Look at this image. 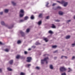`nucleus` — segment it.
Masks as SVG:
<instances>
[{
  "label": "nucleus",
  "instance_id": "obj_1",
  "mask_svg": "<svg viewBox=\"0 0 75 75\" xmlns=\"http://www.w3.org/2000/svg\"><path fill=\"white\" fill-rule=\"evenodd\" d=\"M49 59V58H48L47 57L46 58H45L44 59L41 60V62L42 64H44V61L46 62V64H48V62H47V61Z\"/></svg>",
  "mask_w": 75,
  "mask_h": 75
},
{
  "label": "nucleus",
  "instance_id": "obj_2",
  "mask_svg": "<svg viewBox=\"0 0 75 75\" xmlns=\"http://www.w3.org/2000/svg\"><path fill=\"white\" fill-rule=\"evenodd\" d=\"M57 2H58V3H59L62 4H64V7L67 6L68 4L67 2H65V1H62V2H60L59 1H57Z\"/></svg>",
  "mask_w": 75,
  "mask_h": 75
},
{
  "label": "nucleus",
  "instance_id": "obj_3",
  "mask_svg": "<svg viewBox=\"0 0 75 75\" xmlns=\"http://www.w3.org/2000/svg\"><path fill=\"white\" fill-rule=\"evenodd\" d=\"M67 70V69L64 67H61L60 68V70L61 72H64L65 71Z\"/></svg>",
  "mask_w": 75,
  "mask_h": 75
},
{
  "label": "nucleus",
  "instance_id": "obj_4",
  "mask_svg": "<svg viewBox=\"0 0 75 75\" xmlns=\"http://www.w3.org/2000/svg\"><path fill=\"white\" fill-rule=\"evenodd\" d=\"M27 62H31V60L32 59V58L31 57H28L27 58Z\"/></svg>",
  "mask_w": 75,
  "mask_h": 75
},
{
  "label": "nucleus",
  "instance_id": "obj_5",
  "mask_svg": "<svg viewBox=\"0 0 75 75\" xmlns=\"http://www.w3.org/2000/svg\"><path fill=\"white\" fill-rule=\"evenodd\" d=\"M20 33L21 34L22 36L23 37H24V36H25V34H24V33H23L22 31H20Z\"/></svg>",
  "mask_w": 75,
  "mask_h": 75
},
{
  "label": "nucleus",
  "instance_id": "obj_6",
  "mask_svg": "<svg viewBox=\"0 0 75 75\" xmlns=\"http://www.w3.org/2000/svg\"><path fill=\"white\" fill-rule=\"evenodd\" d=\"M9 62L10 64L11 65H12V64H13V60H10V61H9Z\"/></svg>",
  "mask_w": 75,
  "mask_h": 75
},
{
  "label": "nucleus",
  "instance_id": "obj_7",
  "mask_svg": "<svg viewBox=\"0 0 75 75\" xmlns=\"http://www.w3.org/2000/svg\"><path fill=\"white\" fill-rule=\"evenodd\" d=\"M4 51H5V52H9L10 51V49L8 48H6L5 49H4Z\"/></svg>",
  "mask_w": 75,
  "mask_h": 75
},
{
  "label": "nucleus",
  "instance_id": "obj_8",
  "mask_svg": "<svg viewBox=\"0 0 75 75\" xmlns=\"http://www.w3.org/2000/svg\"><path fill=\"white\" fill-rule=\"evenodd\" d=\"M39 17H40V18H42V14H40L39 16Z\"/></svg>",
  "mask_w": 75,
  "mask_h": 75
},
{
  "label": "nucleus",
  "instance_id": "obj_9",
  "mask_svg": "<svg viewBox=\"0 0 75 75\" xmlns=\"http://www.w3.org/2000/svg\"><path fill=\"white\" fill-rule=\"evenodd\" d=\"M24 13H20V17H23V16H24Z\"/></svg>",
  "mask_w": 75,
  "mask_h": 75
},
{
  "label": "nucleus",
  "instance_id": "obj_10",
  "mask_svg": "<svg viewBox=\"0 0 75 75\" xmlns=\"http://www.w3.org/2000/svg\"><path fill=\"white\" fill-rule=\"evenodd\" d=\"M52 28H56L54 24H52V26H51Z\"/></svg>",
  "mask_w": 75,
  "mask_h": 75
},
{
  "label": "nucleus",
  "instance_id": "obj_11",
  "mask_svg": "<svg viewBox=\"0 0 75 75\" xmlns=\"http://www.w3.org/2000/svg\"><path fill=\"white\" fill-rule=\"evenodd\" d=\"M59 13L60 15H62L63 14V12L61 11H59Z\"/></svg>",
  "mask_w": 75,
  "mask_h": 75
},
{
  "label": "nucleus",
  "instance_id": "obj_12",
  "mask_svg": "<svg viewBox=\"0 0 75 75\" xmlns=\"http://www.w3.org/2000/svg\"><path fill=\"white\" fill-rule=\"evenodd\" d=\"M68 69L69 70L68 71V72H71V71H72V69L70 68H69Z\"/></svg>",
  "mask_w": 75,
  "mask_h": 75
},
{
  "label": "nucleus",
  "instance_id": "obj_13",
  "mask_svg": "<svg viewBox=\"0 0 75 75\" xmlns=\"http://www.w3.org/2000/svg\"><path fill=\"white\" fill-rule=\"evenodd\" d=\"M1 24H2V25H5V23H4V22L3 21H1Z\"/></svg>",
  "mask_w": 75,
  "mask_h": 75
},
{
  "label": "nucleus",
  "instance_id": "obj_14",
  "mask_svg": "<svg viewBox=\"0 0 75 75\" xmlns=\"http://www.w3.org/2000/svg\"><path fill=\"white\" fill-rule=\"evenodd\" d=\"M44 40L45 41V42H48V40L47 38H45L44 39Z\"/></svg>",
  "mask_w": 75,
  "mask_h": 75
},
{
  "label": "nucleus",
  "instance_id": "obj_15",
  "mask_svg": "<svg viewBox=\"0 0 75 75\" xmlns=\"http://www.w3.org/2000/svg\"><path fill=\"white\" fill-rule=\"evenodd\" d=\"M48 33L50 34H52V33H53V32L51 30H49L48 32Z\"/></svg>",
  "mask_w": 75,
  "mask_h": 75
},
{
  "label": "nucleus",
  "instance_id": "obj_16",
  "mask_svg": "<svg viewBox=\"0 0 75 75\" xmlns=\"http://www.w3.org/2000/svg\"><path fill=\"white\" fill-rule=\"evenodd\" d=\"M12 4H13V6H16V3H14V1H12Z\"/></svg>",
  "mask_w": 75,
  "mask_h": 75
},
{
  "label": "nucleus",
  "instance_id": "obj_17",
  "mask_svg": "<svg viewBox=\"0 0 75 75\" xmlns=\"http://www.w3.org/2000/svg\"><path fill=\"white\" fill-rule=\"evenodd\" d=\"M7 69L8 70V71H12V69H11L9 67H8L7 68Z\"/></svg>",
  "mask_w": 75,
  "mask_h": 75
},
{
  "label": "nucleus",
  "instance_id": "obj_18",
  "mask_svg": "<svg viewBox=\"0 0 75 75\" xmlns=\"http://www.w3.org/2000/svg\"><path fill=\"white\" fill-rule=\"evenodd\" d=\"M5 13H7L8 12V9H5L4 10Z\"/></svg>",
  "mask_w": 75,
  "mask_h": 75
},
{
  "label": "nucleus",
  "instance_id": "obj_19",
  "mask_svg": "<svg viewBox=\"0 0 75 75\" xmlns=\"http://www.w3.org/2000/svg\"><path fill=\"white\" fill-rule=\"evenodd\" d=\"M20 13H21L22 14L23 13L24 14V11L23 10H21L20 11Z\"/></svg>",
  "mask_w": 75,
  "mask_h": 75
},
{
  "label": "nucleus",
  "instance_id": "obj_20",
  "mask_svg": "<svg viewBox=\"0 0 75 75\" xmlns=\"http://www.w3.org/2000/svg\"><path fill=\"white\" fill-rule=\"evenodd\" d=\"M70 38V36H67L66 37V39H69Z\"/></svg>",
  "mask_w": 75,
  "mask_h": 75
},
{
  "label": "nucleus",
  "instance_id": "obj_21",
  "mask_svg": "<svg viewBox=\"0 0 75 75\" xmlns=\"http://www.w3.org/2000/svg\"><path fill=\"white\" fill-rule=\"evenodd\" d=\"M50 68L52 69H53V67H52V65H50Z\"/></svg>",
  "mask_w": 75,
  "mask_h": 75
},
{
  "label": "nucleus",
  "instance_id": "obj_22",
  "mask_svg": "<svg viewBox=\"0 0 75 75\" xmlns=\"http://www.w3.org/2000/svg\"><path fill=\"white\" fill-rule=\"evenodd\" d=\"M34 16L32 15L31 17V19L33 20V19H34Z\"/></svg>",
  "mask_w": 75,
  "mask_h": 75
},
{
  "label": "nucleus",
  "instance_id": "obj_23",
  "mask_svg": "<svg viewBox=\"0 0 75 75\" xmlns=\"http://www.w3.org/2000/svg\"><path fill=\"white\" fill-rule=\"evenodd\" d=\"M42 21H39L38 22V24L39 25H40L41 24Z\"/></svg>",
  "mask_w": 75,
  "mask_h": 75
},
{
  "label": "nucleus",
  "instance_id": "obj_24",
  "mask_svg": "<svg viewBox=\"0 0 75 75\" xmlns=\"http://www.w3.org/2000/svg\"><path fill=\"white\" fill-rule=\"evenodd\" d=\"M28 16H25L24 18L25 20H27V19H28Z\"/></svg>",
  "mask_w": 75,
  "mask_h": 75
},
{
  "label": "nucleus",
  "instance_id": "obj_25",
  "mask_svg": "<svg viewBox=\"0 0 75 75\" xmlns=\"http://www.w3.org/2000/svg\"><path fill=\"white\" fill-rule=\"evenodd\" d=\"M63 57H64V58H67V57L66 56H62L61 57V58H63Z\"/></svg>",
  "mask_w": 75,
  "mask_h": 75
},
{
  "label": "nucleus",
  "instance_id": "obj_26",
  "mask_svg": "<svg viewBox=\"0 0 75 75\" xmlns=\"http://www.w3.org/2000/svg\"><path fill=\"white\" fill-rule=\"evenodd\" d=\"M56 47H57V46H56V45H54V46H52V48H56Z\"/></svg>",
  "mask_w": 75,
  "mask_h": 75
},
{
  "label": "nucleus",
  "instance_id": "obj_27",
  "mask_svg": "<svg viewBox=\"0 0 75 75\" xmlns=\"http://www.w3.org/2000/svg\"><path fill=\"white\" fill-rule=\"evenodd\" d=\"M21 75H25V73H23V72H21Z\"/></svg>",
  "mask_w": 75,
  "mask_h": 75
},
{
  "label": "nucleus",
  "instance_id": "obj_28",
  "mask_svg": "<svg viewBox=\"0 0 75 75\" xmlns=\"http://www.w3.org/2000/svg\"><path fill=\"white\" fill-rule=\"evenodd\" d=\"M29 31H30V29H28L26 30V32L27 33H28V32H29Z\"/></svg>",
  "mask_w": 75,
  "mask_h": 75
},
{
  "label": "nucleus",
  "instance_id": "obj_29",
  "mask_svg": "<svg viewBox=\"0 0 75 75\" xmlns=\"http://www.w3.org/2000/svg\"><path fill=\"white\" fill-rule=\"evenodd\" d=\"M18 44H20V43H21V41L20 40H18L17 42Z\"/></svg>",
  "mask_w": 75,
  "mask_h": 75
},
{
  "label": "nucleus",
  "instance_id": "obj_30",
  "mask_svg": "<svg viewBox=\"0 0 75 75\" xmlns=\"http://www.w3.org/2000/svg\"><path fill=\"white\" fill-rule=\"evenodd\" d=\"M57 8L58 9H61V8L59 6H58L57 7Z\"/></svg>",
  "mask_w": 75,
  "mask_h": 75
},
{
  "label": "nucleus",
  "instance_id": "obj_31",
  "mask_svg": "<svg viewBox=\"0 0 75 75\" xmlns=\"http://www.w3.org/2000/svg\"><path fill=\"white\" fill-rule=\"evenodd\" d=\"M24 54H25L27 55V51H25L24 52Z\"/></svg>",
  "mask_w": 75,
  "mask_h": 75
},
{
  "label": "nucleus",
  "instance_id": "obj_32",
  "mask_svg": "<svg viewBox=\"0 0 75 75\" xmlns=\"http://www.w3.org/2000/svg\"><path fill=\"white\" fill-rule=\"evenodd\" d=\"M20 58V56L19 55L17 56V57H16V58L17 59L19 58Z\"/></svg>",
  "mask_w": 75,
  "mask_h": 75
},
{
  "label": "nucleus",
  "instance_id": "obj_33",
  "mask_svg": "<svg viewBox=\"0 0 75 75\" xmlns=\"http://www.w3.org/2000/svg\"><path fill=\"white\" fill-rule=\"evenodd\" d=\"M35 44L36 45H39V44H40V43H39V42H36Z\"/></svg>",
  "mask_w": 75,
  "mask_h": 75
},
{
  "label": "nucleus",
  "instance_id": "obj_34",
  "mask_svg": "<svg viewBox=\"0 0 75 75\" xmlns=\"http://www.w3.org/2000/svg\"><path fill=\"white\" fill-rule=\"evenodd\" d=\"M48 4H49V3H48V2H47L46 5V7H48Z\"/></svg>",
  "mask_w": 75,
  "mask_h": 75
},
{
  "label": "nucleus",
  "instance_id": "obj_35",
  "mask_svg": "<svg viewBox=\"0 0 75 75\" xmlns=\"http://www.w3.org/2000/svg\"><path fill=\"white\" fill-rule=\"evenodd\" d=\"M75 59V56H73L72 57V59Z\"/></svg>",
  "mask_w": 75,
  "mask_h": 75
},
{
  "label": "nucleus",
  "instance_id": "obj_36",
  "mask_svg": "<svg viewBox=\"0 0 75 75\" xmlns=\"http://www.w3.org/2000/svg\"><path fill=\"white\" fill-rule=\"evenodd\" d=\"M36 69H40V67H36Z\"/></svg>",
  "mask_w": 75,
  "mask_h": 75
},
{
  "label": "nucleus",
  "instance_id": "obj_37",
  "mask_svg": "<svg viewBox=\"0 0 75 75\" xmlns=\"http://www.w3.org/2000/svg\"><path fill=\"white\" fill-rule=\"evenodd\" d=\"M58 52V51L56 50L55 51L53 52V53H55L56 52Z\"/></svg>",
  "mask_w": 75,
  "mask_h": 75
},
{
  "label": "nucleus",
  "instance_id": "obj_38",
  "mask_svg": "<svg viewBox=\"0 0 75 75\" xmlns=\"http://www.w3.org/2000/svg\"><path fill=\"white\" fill-rule=\"evenodd\" d=\"M62 75H66V74L65 73H63L62 74Z\"/></svg>",
  "mask_w": 75,
  "mask_h": 75
},
{
  "label": "nucleus",
  "instance_id": "obj_39",
  "mask_svg": "<svg viewBox=\"0 0 75 75\" xmlns=\"http://www.w3.org/2000/svg\"><path fill=\"white\" fill-rule=\"evenodd\" d=\"M3 12H0V14H1V15H2L3 14Z\"/></svg>",
  "mask_w": 75,
  "mask_h": 75
},
{
  "label": "nucleus",
  "instance_id": "obj_40",
  "mask_svg": "<svg viewBox=\"0 0 75 75\" xmlns=\"http://www.w3.org/2000/svg\"><path fill=\"white\" fill-rule=\"evenodd\" d=\"M49 18V16H47L46 17V19H48V18Z\"/></svg>",
  "mask_w": 75,
  "mask_h": 75
},
{
  "label": "nucleus",
  "instance_id": "obj_41",
  "mask_svg": "<svg viewBox=\"0 0 75 75\" xmlns=\"http://www.w3.org/2000/svg\"><path fill=\"white\" fill-rule=\"evenodd\" d=\"M56 4H53L52 5V6H55V5H56Z\"/></svg>",
  "mask_w": 75,
  "mask_h": 75
},
{
  "label": "nucleus",
  "instance_id": "obj_42",
  "mask_svg": "<svg viewBox=\"0 0 75 75\" xmlns=\"http://www.w3.org/2000/svg\"><path fill=\"white\" fill-rule=\"evenodd\" d=\"M28 67H30V66H31V64H28Z\"/></svg>",
  "mask_w": 75,
  "mask_h": 75
},
{
  "label": "nucleus",
  "instance_id": "obj_43",
  "mask_svg": "<svg viewBox=\"0 0 75 75\" xmlns=\"http://www.w3.org/2000/svg\"><path fill=\"white\" fill-rule=\"evenodd\" d=\"M13 28V27H9L8 28L11 29V28Z\"/></svg>",
  "mask_w": 75,
  "mask_h": 75
},
{
  "label": "nucleus",
  "instance_id": "obj_44",
  "mask_svg": "<svg viewBox=\"0 0 75 75\" xmlns=\"http://www.w3.org/2000/svg\"><path fill=\"white\" fill-rule=\"evenodd\" d=\"M56 21H57V22H59V20H56Z\"/></svg>",
  "mask_w": 75,
  "mask_h": 75
},
{
  "label": "nucleus",
  "instance_id": "obj_45",
  "mask_svg": "<svg viewBox=\"0 0 75 75\" xmlns=\"http://www.w3.org/2000/svg\"><path fill=\"white\" fill-rule=\"evenodd\" d=\"M67 22H69L70 21H71V20H67Z\"/></svg>",
  "mask_w": 75,
  "mask_h": 75
},
{
  "label": "nucleus",
  "instance_id": "obj_46",
  "mask_svg": "<svg viewBox=\"0 0 75 75\" xmlns=\"http://www.w3.org/2000/svg\"><path fill=\"white\" fill-rule=\"evenodd\" d=\"M0 45H2V43L0 42Z\"/></svg>",
  "mask_w": 75,
  "mask_h": 75
},
{
  "label": "nucleus",
  "instance_id": "obj_47",
  "mask_svg": "<svg viewBox=\"0 0 75 75\" xmlns=\"http://www.w3.org/2000/svg\"><path fill=\"white\" fill-rule=\"evenodd\" d=\"M75 45V43H73L72 44V45Z\"/></svg>",
  "mask_w": 75,
  "mask_h": 75
},
{
  "label": "nucleus",
  "instance_id": "obj_48",
  "mask_svg": "<svg viewBox=\"0 0 75 75\" xmlns=\"http://www.w3.org/2000/svg\"><path fill=\"white\" fill-rule=\"evenodd\" d=\"M28 50H29V51L31 50V49H30V48Z\"/></svg>",
  "mask_w": 75,
  "mask_h": 75
},
{
  "label": "nucleus",
  "instance_id": "obj_49",
  "mask_svg": "<svg viewBox=\"0 0 75 75\" xmlns=\"http://www.w3.org/2000/svg\"><path fill=\"white\" fill-rule=\"evenodd\" d=\"M57 58V57H54V59H55Z\"/></svg>",
  "mask_w": 75,
  "mask_h": 75
},
{
  "label": "nucleus",
  "instance_id": "obj_50",
  "mask_svg": "<svg viewBox=\"0 0 75 75\" xmlns=\"http://www.w3.org/2000/svg\"><path fill=\"white\" fill-rule=\"evenodd\" d=\"M74 19H75V16H74Z\"/></svg>",
  "mask_w": 75,
  "mask_h": 75
},
{
  "label": "nucleus",
  "instance_id": "obj_51",
  "mask_svg": "<svg viewBox=\"0 0 75 75\" xmlns=\"http://www.w3.org/2000/svg\"><path fill=\"white\" fill-rule=\"evenodd\" d=\"M46 55V54H44L43 55V56H45Z\"/></svg>",
  "mask_w": 75,
  "mask_h": 75
},
{
  "label": "nucleus",
  "instance_id": "obj_52",
  "mask_svg": "<svg viewBox=\"0 0 75 75\" xmlns=\"http://www.w3.org/2000/svg\"><path fill=\"white\" fill-rule=\"evenodd\" d=\"M21 21H23L21 20Z\"/></svg>",
  "mask_w": 75,
  "mask_h": 75
}]
</instances>
